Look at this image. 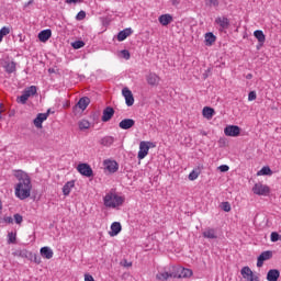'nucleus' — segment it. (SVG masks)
<instances>
[{
	"instance_id": "obj_1",
	"label": "nucleus",
	"mask_w": 281,
	"mask_h": 281,
	"mask_svg": "<svg viewBox=\"0 0 281 281\" xmlns=\"http://www.w3.org/2000/svg\"><path fill=\"white\" fill-rule=\"evenodd\" d=\"M13 177L16 179L14 186V194L20 201H25L32 196V178L21 169L13 170Z\"/></svg>"
},
{
	"instance_id": "obj_2",
	"label": "nucleus",
	"mask_w": 281,
	"mask_h": 281,
	"mask_svg": "<svg viewBox=\"0 0 281 281\" xmlns=\"http://www.w3.org/2000/svg\"><path fill=\"white\" fill-rule=\"evenodd\" d=\"M124 196L117 195V193L115 192H109L103 198V203L105 207H112L113 210H115V207L124 205Z\"/></svg>"
},
{
	"instance_id": "obj_3",
	"label": "nucleus",
	"mask_w": 281,
	"mask_h": 281,
	"mask_svg": "<svg viewBox=\"0 0 281 281\" xmlns=\"http://www.w3.org/2000/svg\"><path fill=\"white\" fill-rule=\"evenodd\" d=\"M77 170L82 177H93V169L89 164L82 162L77 166Z\"/></svg>"
},
{
	"instance_id": "obj_4",
	"label": "nucleus",
	"mask_w": 281,
	"mask_h": 281,
	"mask_svg": "<svg viewBox=\"0 0 281 281\" xmlns=\"http://www.w3.org/2000/svg\"><path fill=\"white\" fill-rule=\"evenodd\" d=\"M240 273H241L244 280H247V281H260L258 276L254 274V271H251V268H249L248 266L244 267L240 270Z\"/></svg>"
},
{
	"instance_id": "obj_5",
	"label": "nucleus",
	"mask_w": 281,
	"mask_h": 281,
	"mask_svg": "<svg viewBox=\"0 0 281 281\" xmlns=\"http://www.w3.org/2000/svg\"><path fill=\"white\" fill-rule=\"evenodd\" d=\"M224 135H226V137H238V135H240V127L237 125H227L224 128Z\"/></svg>"
},
{
	"instance_id": "obj_6",
	"label": "nucleus",
	"mask_w": 281,
	"mask_h": 281,
	"mask_svg": "<svg viewBox=\"0 0 281 281\" xmlns=\"http://www.w3.org/2000/svg\"><path fill=\"white\" fill-rule=\"evenodd\" d=\"M252 192L259 196H267V194H269V188L266 184L258 182L254 186Z\"/></svg>"
},
{
	"instance_id": "obj_7",
	"label": "nucleus",
	"mask_w": 281,
	"mask_h": 281,
	"mask_svg": "<svg viewBox=\"0 0 281 281\" xmlns=\"http://www.w3.org/2000/svg\"><path fill=\"white\" fill-rule=\"evenodd\" d=\"M122 95L125 98L126 106H133V104H135V98L133 97V92L128 88L122 89Z\"/></svg>"
},
{
	"instance_id": "obj_8",
	"label": "nucleus",
	"mask_w": 281,
	"mask_h": 281,
	"mask_svg": "<svg viewBox=\"0 0 281 281\" xmlns=\"http://www.w3.org/2000/svg\"><path fill=\"white\" fill-rule=\"evenodd\" d=\"M271 258H273V251L266 250L261 252L257 259V267H262V265H265V261L271 260Z\"/></svg>"
},
{
	"instance_id": "obj_9",
	"label": "nucleus",
	"mask_w": 281,
	"mask_h": 281,
	"mask_svg": "<svg viewBox=\"0 0 281 281\" xmlns=\"http://www.w3.org/2000/svg\"><path fill=\"white\" fill-rule=\"evenodd\" d=\"M202 236L203 238H207L209 240H216V238H218V232L216 231V228L207 227L202 233Z\"/></svg>"
},
{
	"instance_id": "obj_10",
	"label": "nucleus",
	"mask_w": 281,
	"mask_h": 281,
	"mask_svg": "<svg viewBox=\"0 0 281 281\" xmlns=\"http://www.w3.org/2000/svg\"><path fill=\"white\" fill-rule=\"evenodd\" d=\"M161 78H159V76L155 72H149L146 76V81L147 85H149L150 87H157L160 82Z\"/></svg>"
},
{
	"instance_id": "obj_11",
	"label": "nucleus",
	"mask_w": 281,
	"mask_h": 281,
	"mask_svg": "<svg viewBox=\"0 0 281 281\" xmlns=\"http://www.w3.org/2000/svg\"><path fill=\"white\" fill-rule=\"evenodd\" d=\"M148 150H150V146L146 142L139 143V150H138V159H144L148 155Z\"/></svg>"
},
{
	"instance_id": "obj_12",
	"label": "nucleus",
	"mask_w": 281,
	"mask_h": 281,
	"mask_svg": "<svg viewBox=\"0 0 281 281\" xmlns=\"http://www.w3.org/2000/svg\"><path fill=\"white\" fill-rule=\"evenodd\" d=\"M103 166L105 167V170L110 171V172H117L120 165H117V161L115 160H104L103 161Z\"/></svg>"
},
{
	"instance_id": "obj_13",
	"label": "nucleus",
	"mask_w": 281,
	"mask_h": 281,
	"mask_svg": "<svg viewBox=\"0 0 281 281\" xmlns=\"http://www.w3.org/2000/svg\"><path fill=\"white\" fill-rule=\"evenodd\" d=\"M115 115V110L112 106H106L103 110V115L101 117L102 122H109Z\"/></svg>"
},
{
	"instance_id": "obj_14",
	"label": "nucleus",
	"mask_w": 281,
	"mask_h": 281,
	"mask_svg": "<svg viewBox=\"0 0 281 281\" xmlns=\"http://www.w3.org/2000/svg\"><path fill=\"white\" fill-rule=\"evenodd\" d=\"M119 126L123 130V131H128L130 128H133V126H135V120L133 119H124L119 123Z\"/></svg>"
},
{
	"instance_id": "obj_15",
	"label": "nucleus",
	"mask_w": 281,
	"mask_h": 281,
	"mask_svg": "<svg viewBox=\"0 0 281 281\" xmlns=\"http://www.w3.org/2000/svg\"><path fill=\"white\" fill-rule=\"evenodd\" d=\"M40 254L42 258H46V260H52V258H54V250H52V248L48 246L42 247Z\"/></svg>"
},
{
	"instance_id": "obj_16",
	"label": "nucleus",
	"mask_w": 281,
	"mask_h": 281,
	"mask_svg": "<svg viewBox=\"0 0 281 281\" xmlns=\"http://www.w3.org/2000/svg\"><path fill=\"white\" fill-rule=\"evenodd\" d=\"M52 38V30L46 29L38 33V40L41 43H47Z\"/></svg>"
},
{
	"instance_id": "obj_17",
	"label": "nucleus",
	"mask_w": 281,
	"mask_h": 281,
	"mask_svg": "<svg viewBox=\"0 0 281 281\" xmlns=\"http://www.w3.org/2000/svg\"><path fill=\"white\" fill-rule=\"evenodd\" d=\"M47 120V114L38 113L37 116L34 119L33 124L36 128H43V122Z\"/></svg>"
},
{
	"instance_id": "obj_18",
	"label": "nucleus",
	"mask_w": 281,
	"mask_h": 281,
	"mask_svg": "<svg viewBox=\"0 0 281 281\" xmlns=\"http://www.w3.org/2000/svg\"><path fill=\"white\" fill-rule=\"evenodd\" d=\"M75 187H76L75 180H70V181L66 182L63 187L64 196H69V194H71V189Z\"/></svg>"
},
{
	"instance_id": "obj_19",
	"label": "nucleus",
	"mask_w": 281,
	"mask_h": 281,
	"mask_svg": "<svg viewBox=\"0 0 281 281\" xmlns=\"http://www.w3.org/2000/svg\"><path fill=\"white\" fill-rule=\"evenodd\" d=\"M99 144L101 146H105L106 148L113 146L115 144V137L113 136H104L100 139Z\"/></svg>"
},
{
	"instance_id": "obj_20",
	"label": "nucleus",
	"mask_w": 281,
	"mask_h": 281,
	"mask_svg": "<svg viewBox=\"0 0 281 281\" xmlns=\"http://www.w3.org/2000/svg\"><path fill=\"white\" fill-rule=\"evenodd\" d=\"M158 21L160 25H164V27H166L167 25H170V23H172L173 19L169 13H167V14L160 15L158 18Z\"/></svg>"
},
{
	"instance_id": "obj_21",
	"label": "nucleus",
	"mask_w": 281,
	"mask_h": 281,
	"mask_svg": "<svg viewBox=\"0 0 281 281\" xmlns=\"http://www.w3.org/2000/svg\"><path fill=\"white\" fill-rule=\"evenodd\" d=\"M131 34H133V29H131V27L124 29L123 31L119 32L117 41H120V42L126 41V38H128V36H131Z\"/></svg>"
},
{
	"instance_id": "obj_22",
	"label": "nucleus",
	"mask_w": 281,
	"mask_h": 281,
	"mask_svg": "<svg viewBox=\"0 0 281 281\" xmlns=\"http://www.w3.org/2000/svg\"><path fill=\"white\" fill-rule=\"evenodd\" d=\"M168 278H177L175 272H158L156 274V280L168 281Z\"/></svg>"
},
{
	"instance_id": "obj_23",
	"label": "nucleus",
	"mask_w": 281,
	"mask_h": 281,
	"mask_svg": "<svg viewBox=\"0 0 281 281\" xmlns=\"http://www.w3.org/2000/svg\"><path fill=\"white\" fill-rule=\"evenodd\" d=\"M122 232V224L120 222H114L111 224L110 236H117Z\"/></svg>"
},
{
	"instance_id": "obj_24",
	"label": "nucleus",
	"mask_w": 281,
	"mask_h": 281,
	"mask_svg": "<svg viewBox=\"0 0 281 281\" xmlns=\"http://www.w3.org/2000/svg\"><path fill=\"white\" fill-rule=\"evenodd\" d=\"M204 38H205V45L207 47H212V45H214V43H216V35H214V33H212V32L206 33Z\"/></svg>"
},
{
	"instance_id": "obj_25",
	"label": "nucleus",
	"mask_w": 281,
	"mask_h": 281,
	"mask_svg": "<svg viewBox=\"0 0 281 281\" xmlns=\"http://www.w3.org/2000/svg\"><path fill=\"white\" fill-rule=\"evenodd\" d=\"M279 278H280V270L278 269H271L267 273L268 281H277Z\"/></svg>"
},
{
	"instance_id": "obj_26",
	"label": "nucleus",
	"mask_w": 281,
	"mask_h": 281,
	"mask_svg": "<svg viewBox=\"0 0 281 281\" xmlns=\"http://www.w3.org/2000/svg\"><path fill=\"white\" fill-rule=\"evenodd\" d=\"M215 23L222 27V30H227L229 27V19L223 16L215 19Z\"/></svg>"
},
{
	"instance_id": "obj_27",
	"label": "nucleus",
	"mask_w": 281,
	"mask_h": 281,
	"mask_svg": "<svg viewBox=\"0 0 281 281\" xmlns=\"http://www.w3.org/2000/svg\"><path fill=\"white\" fill-rule=\"evenodd\" d=\"M89 104H91V99H89V97H82L79 99L77 106H79L81 111H85Z\"/></svg>"
},
{
	"instance_id": "obj_28",
	"label": "nucleus",
	"mask_w": 281,
	"mask_h": 281,
	"mask_svg": "<svg viewBox=\"0 0 281 281\" xmlns=\"http://www.w3.org/2000/svg\"><path fill=\"white\" fill-rule=\"evenodd\" d=\"M216 112L214 111L213 108H210V106H204L203 110H202V115L203 117H205L206 120H212V117H214V114Z\"/></svg>"
},
{
	"instance_id": "obj_29",
	"label": "nucleus",
	"mask_w": 281,
	"mask_h": 281,
	"mask_svg": "<svg viewBox=\"0 0 281 281\" xmlns=\"http://www.w3.org/2000/svg\"><path fill=\"white\" fill-rule=\"evenodd\" d=\"M175 278L181 279V278H192V270L190 269H181L180 273L175 272Z\"/></svg>"
},
{
	"instance_id": "obj_30",
	"label": "nucleus",
	"mask_w": 281,
	"mask_h": 281,
	"mask_svg": "<svg viewBox=\"0 0 281 281\" xmlns=\"http://www.w3.org/2000/svg\"><path fill=\"white\" fill-rule=\"evenodd\" d=\"M255 38L260 43V45H265V41H267V37L265 36V32L257 30L254 32Z\"/></svg>"
},
{
	"instance_id": "obj_31",
	"label": "nucleus",
	"mask_w": 281,
	"mask_h": 281,
	"mask_svg": "<svg viewBox=\"0 0 281 281\" xmlns=\"http://www.w3.org/2000/svg\"><path fill=\"white\" fill-rule=\"evenodd\" d=\"M30 251H27V249H20V250H15L13 252V256H15L16 258H29L30 257Z\"/></svg>"
},
{
	"instance_id": "obj_32",
	"label": "nucleus",
	"mask_w": 281,
	"mask_h": 281,
	"mask_svg": "<svg viewBox=\"0 0 281 281\" xmlns=\"http://www.w3.org/2000/svg\"><path fill=\"white\" fill-rule=\"evenodd\" d=\"M5 71L7 74H14L16 71V64L14 61L7 64Z\"/></svg>"
},
{
	"instance_id": "obj_33",
	"label": "nucleus",
	"mask_w": 281,
	"mask_h": 281,
	"mask_svg": "<svg viewBox=\"0 0 281 281\" xmlns=\"http://www.w3.org/2000/svg\"><path fill=\"white\" fill-rule=\"evenodd\" d=\"M36 86H31L24 90V93L30 98L31 95H36Z\"/></svg>"
},
{
	"instance_id": "obj_34",
	"label": "nucleus",
	"mask_w": 281,
	"mask_h": 281,
	"mask_svg": "<svg viewBox=\"0 0 281 281\" xmlns=\"http://www.w3.org/2000/svg\"><path fill=\"white\" fill-rule=\"evenodd\" d=\"M258 175H262V176H269L270 175H273V171L271 170V168L269 167H263L259 172Z\"/></svg>"
},
{
	"instance_id": "obj_35",
	"label": "nucleus",
	"mask_w": 281,
	"mask_h": 281,
	"mask_svg": "<svg viewBox=\"0 0 281 281\" xmlns=\"http://www.w3.org/2000/svg\"><path fill=\"white\" fill-rule=\"evenodd\" d=\"M8 243L9 245H14L16 243V233H9L8 234Z\"/></svg>"
},
{
	"instance_id": "obj_36",
	"label": "nucleus",
	"mask_w": 281,
	"mask_h": 281,
	"mask_svg": "<svg viewBox=\"0 0 281 281\" xmlns=\"http://www.w3.org/2000/svg\"><path fill=\"white\" fill-rule=\"evenodd\" d=\"M27 100H30V97L25 92H23L22 95L18 97V102H20V104H25Z\"/></svg>"
},
{
	"instance_id": "obj_37",
	"label": "nucleus",
	"mask_w": 281,
	"mask_h": 281,
	"mask_svg": "<svg viewBox=\"0 0 281 281\" xmlns=\"http://www.w3.org/2000/svg\"><path fill=\"white\" fill-rule=\"evenodd\" d=\"M91 126V123H89V121H81L79 123V128L80 131H87V128H89Z\"/></svg>"
},
{
	"instance_id": "obj_38",
	"label": "nucleus",
	"mask_w": 281,
	"mask_h": 281,
	"mask_svg": "<svg viewBox=\"0 0 281 281\" xmlns=\"http://www.w3.org/2000/svg\"><path fill=\"white\" fill-rule=\"evenodd\" d=\"M205 3L209 8H218L220 5L218 0H205Z\"/></svg>"
},
{
	"instance_id": "obj_39",
	"label": "nucleus",
	"mask_w": 281,
	"mask_h": 281,
	"mask_svg": "<svg viewBox=\"0 0 281 281\" xmlns=\"http://www.w3.org/2000/svg\"><path fill=\"white\" fill-rule=\"evenodd\" d=\"M271 243H278V240H281L280 234L278 232H272L270 235Z\"/></svg>"
},
{
	"instance_id": "obj_40",
	"label": "nucleus",
	"mask_w": 281,
	"mask_h": 281,
	"mask_svg": "<svg viewBox=\"0 0 281 281\" xmlns=\"http://www.w3.org/2000/svg\"><path fill=\"white\" fill-rule=\"evenodd\" d=\"M74 49H81V47H85V43L82 41H76L72 43Z\"/></svg>"
},
{
	"instance_id": "obj_41",
	"label": "nucleus",
	"mask_w": 281,
	"mask_h": 281,
	"mask_svg": "<svg viewBox=\"0 0 281 281\" xmlns=\"http://www.w3.org/2000/svg\"><path fill=\"white\" fill-rule=\"evenodd\" d=\"M121 56L125 60H130L131 59V52H128L127 49H123V50H121Z\"/></svg>"
},
{
	"instance_id": "obj_42",
	"label": "nucleus",
	"mask_w": 281,
	"mask_h": 281,
	"mask_svg": "<svg viewBox=\"0 0 281 281\" xmlns=\"http://www.w3.org/2000/svg\"><path fill=\"white\" fill-rule=\"evenodd\" d=\"M196 179H199V172L198 171H191L190 173H189V180L190 181H196Z\"/></svg>"
},
{
	"instance_id": "obj_43",
	"label": "nucleus",
	"mask_w": 281,
	"mask_h": 281,
	"mask_svg": "<svg viewBox=\"0 0 281 281\" xmlns=\"http://www.w3.org/2000/svg\"><path fill=\"white\" fill-rule=\"evenodd\" d=\"M222 210L224 212H232V204H229V202H223L222 203Z\"/></svg>"
},
{
	"instance_id": "obj_44",
	"label": "nucleus",
	"mask_w": 281,
	"mask_h": 281,
	"mask_svg": "<svg viewBox=\"0 0 281 281\" xmlns=\"http://www.w3.org/2000/svg\"><path fill=\"white\" fill-rule=\"evenodd\" d=\"M13 217H14L16 225H21L23 223V215L16 213L13 215Z\"/></svg>"
},
{
	"instance_id": "obj_45",
	"label": "nucleus",
	"mask_w": 281,
	"mask_h": 281,
	"mask_svg": "<svg viewBox=\"0 0 281 281\" xmlns=\"http://www.w3.org/2000/svg\"><path fill=\"white\" fill-rule=\"evenodd\" d=\"M87 18V12L85 11H79L78 14L76 15L77 21H83V19Z\"/></svg>"
},
{
	"instance_id": "obj_46",
	"label": "nucleus",
	"mask_w": 281,
	"mask_h": 281,
	"mask_svg": "<svg viewBox=\"0 0 281 281\" xmlns=\"http://www.w3.org/2000/svg\"><path fill=\"white\" fill-rule=\"evenodd\" d=\"M0 34H1L2 36H8V34H10V27L3 26V27L0 30Z\"/></svg>"
},
{
	"instance_id": "obj_47",
	"label": "nucleus",
	"mask_w": 281,
	"mask_h": 281,
	"mask_svg": "<svg viewBox=\"0 0 281 281\" xmlns=\"http://www.w3.org/2000/svg\"><path fill=\"white\" fill-rule=\"evenodd\" d=\"M256 98H257L256 91H250V92L248 93V100H249V102H254V100H256Z\"/></svg>"
},
{
	"instance_id": "obj_48",
	"label": "nucleus",
	"mask_w": 281,
	"mask_h": 281,
	"mask_svg": "<svg viewBox=\"0 0 281 281\" xmlns=\"http://www.w3.org/2000/svg\"><path fill=\"white\" fill-rule=\"evenodd\" d=\"M218 169L221 170V172H227L229 170V166L227 165H221L218 167Z\"/></svg>"
},
{
	"instance_id": "obj_49",
	"label": "nucleus",
	"mask_w": 281,
	"mask_h": 281,
	"mask_svg": "<svg viewBox=\"0 0 281 281\" xmlns=\"http://www.w3.org/2000/svg\"><path fill=\"white\" fill-rule=\"evenodd\" d=\"M85 281H95V279H93V276L86 273L85 274Z\"/></svg>"
},
{
	"instance_id": "obj_50",
	"label": "nucleus",
	"mask_w": 281,
	"mask_h": 281,
	"mask_svg": "<svg viewBox=\"0 0 281 281\" xmlns=\"http://www.w3.org/2000/svg\"><path fill=\"white\" fill-rule=\"evenodd\" d=\"M4 223H9V224L14 223V218H12V216H7L4 217Z\"/></svg>"
},
{
	"instance_id": "obj_51",
	"label": "nucleus",
	"mask_w": 281,
	"mask_h": 281,
	"mask_svg": "<svg viewBox=\"0 0 281 281\" xmlns=\"http://www.w3.org/2000/svg\"><path fill=\"white\" fill-rule=\"evenodd\" d=\"M34 262L36 263V265H41V257H38V256H34Z\"/></svg>"
},
{
	"instance_id": "obj_52",
	"label": "nucleus",
	"mask_w": 281,
	"mask_h": 281,
	"mask_svg": "<svg viewBox=\"0 0 281 281\" xmlns=\"http://www.w3.org/2000/svg\"><path fill=\"white\" fill-rule=\"evenodd\" d=\"M82 0H66V3H80Z\"/></svg>"
},
{
	"instance_id": "obj_53",
	"label": "nucleus",
	"mask_w": 281,
	"mask_h": 281,
	"mask_svg": "<svg viewBox=\"0 0 281 281\" xmlns=\"http://www.w3.org/2000/svg\"><path fill=\"white\" fill-rule=\"evenodd\" d=\"M2 113H3V103H0V120L3 117Z\"/></svg>"
},
{
	"instance_id": "obj_54",
	"label": "nucleus",
	"mask_w": 281,
	"mask_h": 281,
	"mask_svg": "<svg viewBox=\"0 0 281 281\" xmlns=\"http://www.w3.org/2000/svg\"><path fill=\"white\" fill-rule=\"evenodd\" d=\"M124 267H133V263L125 260L124 261Z\"/></svg>"
},
{
	"instance_id": "obj_55",
	"label": "nucleus",
	"mask_w": 281,
	"mask_h": 281,
	"mask_svg": "<svg viewBox=\"0 0 281 281\" xmlns=\"http://www.w3.org/2000/svg\"><path fill=\"white\" fill-rule=\"evenodd\" d=\"M50 113L54 114V111H52V109H48L45 114H47V117H49Z\"/></svg>"
},
{
	"instance_id": "obj_56",
	"label": "nucleus",
	"mask_w": 281,
	"mask_h": 281,
	"mask_svg": "<svg viewBox=\"0 0 281 281\" xmlns=\"http://www.w3.org/2000/svg\"><path fill=\"white\" fill-rule=\"evenodd\" d=\"M32 3H34V0H30L24 7L27 8V5H32Z\"/></svg>"
},
{
	"instance_id": "obj_57",
	"label": "nucleus",
	"mask_w": 281,
	"mask_h": 281,
	"mask_svg": "<svg viewBox=\"0 0 281 281\" xmlns=\"http://www.w3.org/2000/svg\"><path fill=\"white\" fill-rule=\"evenodd\" d=\"M246 78H247V80H251V78H254V75L248 74V75L246 76Z\"/></svg>"
},
{
	"instance_id": "obj_58",
	"label": "nucleus",
	"mask_w": 281,
	"mask_h": 281,
	"mask_svg": "<svg viewBox=\"0 0 281 281\" xmlns=\"http://www.w3.org/2000/svg\"><path fill=\"white\" fill-rule=\"evenodd\" d=\"M2 210H3V204L1 203V200H0V214H1Z\"/></svg>"
},
{
	"instance_id": "obj_59",
	"label": "nucleus",
	"mask_w": 281,
	"mask_h": 281,
	"mask_svg": "<svg viewBox=\"0 0 281 281\" xmlns=\"http://www.w3.org/2000/svg\"><path fill=\"white\" fill-rule=\"evenodd\" d=\"M1 41H3V36H2V34L0 33V43H1Z\"/></svg>"
}]
</instances>
